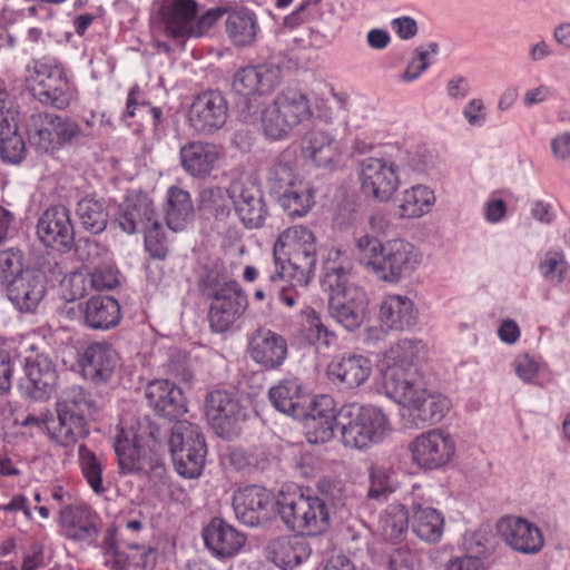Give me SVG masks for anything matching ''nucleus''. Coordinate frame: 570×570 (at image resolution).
I'll return each mask as SVG.
<instances>
[{
    "label": "nucleus",
    "instance_id": "49",
    "mask_svg": "<svg viewBox=\"0 0 570 570\" xmlns=\"http://www.w3.org/2000/svg\"><path fill=\"white\" fill-rule=\"evenodd\" d=\"M206 453V446L174 450L171 458L175 470L186 479L198 478L205 465Z\"/></svg>",
    "mask_w": 570,
    "mask_h": 570
},
{
    "label": "nucleus",
    "instance_id": "64",
    "mask_svg": "<svg viewBox=\"0 0 570 570\" xmlns=\"http://www.w3.org/2000/svg\"><path fill=\"white\" fill-rule=\"evenodd\" d=\"M513 366L517 375L523 382H532L539 373V363L529 354L518 355L513 361Z\"/></svg>",
    "mask_w": 570,
    "mask_h": 570
},
{
    "label": "nucleus",
    "instance_id": "11",
    "mask_svg": "<svg viewBox=\"0 0 570 570\" xmlns=\"http://www.w3.org/2000/svg\"><path fill=\"white\" fill-rule=\"evenodd\" d=\"M28 139L32 147L45 154H53L66 145L78 140L79 125L52 112L32 114L27 124Z\"/></svg>",
    "mask_w": 570,
    "mask_h": 570
},
{
    "label": "nucleus",
    "instance_id": "16",
    "mask_svg": "<svg viewBox=\"0 0 570 570\" xmlns=\"http://www.w3.org/2000/svg\"><path fill=\"white\" fill-rule=\"evenodd\" d=\"M235 212L246 228L263 227L268 209L259 185L250 178L234 179L227 188Z\"/></svg>",
    "mask_w": 570,
    "mask_h": 570
},
{
    "label": "nucleus",
    "instance_id": "4",
    "mask_svg": "<svg viewBox=\"0 0 570 570\" xmlns=\"http://www.w3.org/2000/svg\"><path fill=\"white\" fill-rule=\"evenodd\" d=\"M98 410L96 399L82 386L66 387L56 404L58 428L51 438L66 448L76 444L89 434L88 422Z\"/></svg>",
    "mask_w": 570,
    "mask_h": 570
},
{
    "label": "nucleus",
    "instance_id": "17",
    "mask_svg": "<svg viewBox=\"0 0 570 570\" xmlns=\"http://www.w3.org/2000/svg\"><path fill=\"white\" fill-rule=\"evenodd\" d=\"M228 118V102L219 90H205L195 96L188 122L198 135L208 136L224 127Z\"/></svg>",
    "mask_w": 570,
    "mask_h": 570
},
{
    "label": "nucleus",
    "instance_id": "61",
    "mask_svg": "<svg viewBox=\"0 0 570 570\" xmlns=\"http://www.w3.org/2000/svg\"><path fill=\"white\" fill-rule=\"evenodd\" d=\"M90 284L96 291H108L118 286V271L111 265L94 267L89 274Z\"/></svg>",
    "mask_w": 570,
    "mask_h": 570
},
{
    "label": "nucleus",
    "instance_id": "51",
    "mask_svg": "<svg viewBox=\"0 0 570 570\" xmlns=\"http://www.w3.org/2000/svg\"><path fill=\"white\" fill-rule=\"evenodd\" d=\"M229 200L227 188L206 186L199 191L198 206L216 218H225L230 213Z\"/></svg>",
    "mask_w": 570,
    "mask_h": 570
},
{
    "label": "nucleus",
    "instance_id": "37",
    "mask_svg": "<svg viewBox=\"0 0 570 570\" xmlns=\"http://www.w3.org/2000/svg\"><path fill=\"white\" fill-rule=\"evenodd\" d=\"M107 563L112 570H137L145 568L150 558V550L144 546L127 544L126 547L116 546L110 535L105 541Z\"/></svg>",
    "mask_w": 570,
    "mask_h": 570
},
{
    "label": "nucleus",
    "instance_id": "59",
    "mask_svg": "<svg viewBox=\"0 0 570 570\" xmlns=\"http://www.w3.org/2000/svg\"><path fill=\"white\" fill-rule=\"evenodd\" d=\"M337 421H304V434L308 443L322 444L335 435Z\"/></svg>",
    "mask_w": 570,
    "mask_h": 570
},
{
    "label": "nucleus",
    "instance_id": "2",
    "mask_svg": "<svg viewBox=\"0 0 570 570\" xmlns=\"http://www.w3.org/2000/svg\"><path fill=\"white\" fill-rule=\"evenodd\" d=\"M355 247L364 268L385 283L400 282L422 263L421 252L404 239L382 243L374 236L362 235L356 239Z\"/></svg>",
    "mask_w": 570,
    "mask_h": 570
},
{
    "label": "nucleus",
    "instance_id": "46",
    "mask_svg": "<svg viewBox=\"0 0 570 570\" xmlns=\"http://www.w3.org/2000/svg\"><path fill=\"white\" fill-rule=\"evenodd\" d=\"M434 193L426 186L416 185L403 193L400 205L403 217H421L429 213L434 204Z\"/></svg>",
    "mask_w": 570,
    "mask_h": 570
},
{
    "label": "nucleus",
    "instance_id": "43",
    "mask_svg": "<svg viewBox=\"0 0 570 570\" xmlns=\"http://www.w3.org/2000/svg\"><path fill=\"white\" fill-rule=\"evenodd\" d=\"M76 214L81 226L91 234L102 233L108 225V210L104 199L85 196L78 200Z\"/></svg>",
    "mask_w": 570,
    "mask_h": 570
},
{
    "label": "nucleus",
    "instance_id": "42",
    "mask_svg": "<svg viewBox=\"0 0 570 570\" xmlns=\"http://www.w3.org/2000/svg\"><path fill=\"white\" fill-rule=\"evenodd\" d=\"M131 436H135L131 432L119 429L114 441L118 466L124 474L136 473L145 468L141 450Z\"/></svg>",
    "mask_w": 570,
    "mask_h": 570
},
{
    "label": "nucleus",
    "instance_id": "32",
    "mask_svg": "<svg viewBox=\"0 0 570 570\" xmlns=\"http://www.w3.org/2000/svg\"><path fill=\"white\" fill-rule=\"evenodd\" d=\"M204 541L216 556L230 558L242 549L246 538L224 520L215 518L204 530Z\"/></svg>",
    "mask_w": 570,
    "mask_h": 570
},
{
    "label": "nucleus",
    "instance_id": "62",
    "mask_svg": "<svg viewBox=\"0 0 570 570\" xmlns=\"http://www.w3.org/2000/svg\"><path fill=\"white\" fill-rule=\"evenodd\" d=\"M420 560L409 548L394 549L389 556V570H419Z\"/></svg>",
    "mask_w": 570,
    "mask_h": 570
},
{
    "label": "nucleus",
    "instance_id": "30",
    "mask_svg": "<svg viewBox=\"0 0 570 570\" xmlns=\"http://www.w3.org/2000/svg\"><path fill=\"white\" fill-rule=\"evenodd\" d=\"M157 219L151 199L145 194H132L119 206L117 222L127 234L139 233Z\"/></svg>",
    "mask_w": 570,
    "mask_h": 570
},
{
    "label": "nucleus",
    "instance_id": "50",
    "mask_svg": "<svg viewBox=\"0 0 570 570\" xmlns=\"http://www.w3.org/2000/svg\"><path fill=\"white\" fill-rule=\"evenodd\" d=\"M169 451L206 446L204 435L197 424L178 420L170 430L168 439Z\"/></svg>",
    "mask_w": 570,
    "mask_h": 570
},
{
    "label": "nucleus",
    "instance_id": "24",
    "mask_svg": "<svg viewBox=\"0 0 570 570\" xmlns=\"http://www.w3.org/2000/svg\"><path fill=\"white\" fill-rule=\"evenodd\" d=\"M282 69L274 62L248 66L238 70L233 78L232 88L243 97L264 95L281 80Z\"/></svg>",
    "mask_w": 570,
    "mask_h": 570
},
{
    "label": "nucleus",
    "instance_id": "48",
    "mask_svg": "<svg viewBox=\"0 0 570 570\" xmlns=\"http://www.w3.org/2000/svg\"><path fill=\"white\" fill-rule=\"evenodd\" d=\"M298 180H301V178L295 175L288 161L277 158L266 168L265 184L269 194L275 198L288 190V188Z\"/></svg>",
    "mask_w": 570,
    "mask_h": 570
},
{
    "label": "nucleus",
    "instance_id": "57",
    "mask_svg": "<svg viewBox=\"0 0 570 570\" xmlns=\"http://www.w3.org/2000/svg\"><path fill=\"white\" fill-rule=\"evenodd\" d=\"M301 417H304V421L326 420L338 422V411H335L334 400L330 395H320L312 401L308 412L304 410Z\"/></svg>",
    "mask_w": 570,
    "mask_h": 570
},
{
    "label": "nucleus",
    "instance_id": "54",
    "mask_svg": "<svg viewBox=\"0 0 570 570\" xmlns=\"http://www.w3.org/2000/svg\"><path fill=\"white\" fill-rule=\"evenodd\" d=\"M330 316L346 331L353 332L357 330L364 322L366 311L346 306L340 301H328Z\"/></svg>",
    "mask_w": 570,
    "mask_h": 570
},
{
    "label": "nucleus",
    "instance_id": "21",
    "mask_svg": "<svg viewBox=\"0 0 570 570\" xmlns=\"http://www.w3.org/2000/svg\"><path fill=\"white\" fill-rule=\"evenodd\" d=\"M248 354L261 367L277 370L287 358L288 345L281 334L259 327L249 338Z\"/></svg>",
    "mask_w": 570,
    "mask_h": 570
},
{
    "label": "nucleus",
    "instance_id": "52",
    "mask_svg": "<svg viewBox=\"0 0 570 570\" xmlns=\"http://www.w3.org/2000/svg\"><path fill=\"white\" fill-rule=\"evenodd\" d=\"M78 454L81 473L88 485L97 494L105 492L100 459L83 444L79 446Z\"/></svg>",
    "mask_w": 570,
    "mask_h": 570
},
{
    "label": "nucleus",
    "instance_id": "56",
    "mask_svg": "<svg viewBox=\"0 0 570 570\" xmlns=\"http://www.w3.org/2000/svg\"><path fill=\"white\" fill-rule=\"evenodd\" d=\"M22 271H24L23 253L19 248L0 250V285L8 286L11 278Z\"/></svg>",
    "mask_w": 570,
    "mask_h": 570
},
{
    "label": "nucleus",
    "instance_id": "36",
    "mask_svg": "<svg viewBox=\"0 0 570 570\" xmlns=\"http://www.w3.org/2000/svg\"><path fill=\"white\" fill-rule=\"evenodd\" d=\"M411 528L421 540L435 543L440 541L444 529V517L438 509L414 502L412 504Z\"/></svg>",
    "mask_w": 570,
    "mask_h": 570
},
{
    "label": "nucleus",
    "instance_id": "35",
    "mask_svg": "<svg viewBox=\"0 0 570 570\" xmlns=\"http://www.w3.org/2000/svg\"><path fill=\"white\" fill-rule=\"evenodd\" d=\"M165 218L173 232L184 230L191 223L195 209L190 194L177 186H170L164 206Z\"/></svg>",
    "mask_w": 570,
    "mask_h": 570
},
{
    "label": "nucleus",
    "instance_id": "58",
    "mask_svg": "<svg viewBox=\"0 0 570 570\" xmlns=\"http://www.w3.org/2000/svg\"><path fill=\"white\" fill-rule=\"evenodd\" d=\"M24 151L26 145L18 129L8 135H0V155L4 161L18 164L22 160Z\"/></svg>",
    "mask_w": 570,
    "mask_h": 570
},
{
    "label": "nucleus",
    "instance_id": "34",
    "mask_svg": "<svg viewBox=\"0 0 570 570\" xmlns=\"http://www.w3.org/2000/svg\"><path fill=\"white\" fill-rule=\"evenodd\" d=\"M239 404L226 391H213L206 397V416L218 434L228 432L237 415Z\"/></svg>",
    "mask_w": 570,
    "mask_h": 570
},
{
    "label": "nucleus",
    "instance_id": "7",
    "mask_svg": "<svg viewBox=\"0 0 570 570\" xmlns=\"http://www.w3.org/2000/svg\"><path fill=\"white\" fill-rule=\"evenodd\" d=\"M220 7L210 8L198 16L196 0H164L160 18L165 35L178 43L188 38H200L224 16Z\"/></svg>",
    "mask_w": 570,
    "mask_h": 570
},
{
    "label": "nucleus",
    "instance_id": "38",
    "mask_svg": "<svg viewBox=\"0 0 570 570\" xmlns=\"http://www.w3.org/2000/svg\"><path fill=\"white\" fill-rule=\"evenodd\" d=\"M225 10L226 32L235 46L247 47L254 43L258 32L256 16L248 9Z\"/></svg>",
    "mask_w": 570,
    "mask_h": 570
},
{
    "label": "nucleus",
    "instance_id": "53",
    "mask_svg": "<svg viewBox=\"0 0 570 570\" xmlns=\"http://www.w3.org/2000/svg\"><path fill=\"white\" fill-rule=\"evenodd\" d=\"M542 276L552 283H562L570 278V265L560 252H548L539 264Z\"/></svg>",
    "mask_w": 570,
    "mask_h": 570
},
{
    "label": "nucleus",
    "instance_id": "6",
    "mask_svg": "<svg viewBox=\"0 0 570 570\" xmlns=\"http://www.w3.org/2000/svg\"><path fill=\"white\" fill-rule=\"evenodd\" d=\"M338 428L345 448L365 450L385 439L389 420L376 406L352 403L338 410Z\"/></svg>",
    "mask_w": 570,
    "mask_h": 570
},
{
    "label": "nucleus",
    "instance_id": "18",
    "mask_svg": "<svg viewBox=\"0 0 570 570\" xmlns=\"http://www.w3.org/2000/svg\"><path fill=\"white\" fill-rule=\"evenodd\" d=\"M24 379L20 383L23 396L33 401H47L57 385V370L52 360L45 354L26 357Z\"/></svg>",
    "mask_w": 570,
    "mask_h": 570
},
{
    "label": "nucleus",
    "instance_id": "14",
    "mask_svg": "<svg viewBox=\"0 0 570 570\" xmlns=\"http://www.w3.org/2000/svg\"><path fill=\"white\" fill-rule=\"evenodd\" d=\"M391 395L407 406L416 428L439 423L450 409V402L445 396L426 392L423 377Z\"/></svg>",
    "mask_w": 570,
    "mask_h": 570
},
{
    "label": "nucleus",
    "instance_id": "31",
    "mask_svg": "<svg viewBox=\"0 0 570 570\" xmlns=\"http://www.w3.org/2000/svg\"><path fill=\"white\" fill-rule=\"evenodd\" d=\"M372 363L361 354L345 353L328 365V375L345 389L362 386L371 376Z\"/></svg>",
    "mask_w": 570,
    "mask_h": 570
},
{
    "label": "nucleus",
    "instance_id": "9",
    "mask_svg": "<svg viewBox=\"0 0 570 570\" xmlns=\"http://www.w3.org/2000/svg\"><path fill=\"white\" fill-rule=\"evenodd\" d=\"M400 149L390 148L361 161L358 177L365 197L380 203L392 198L400 186Z\"/></svg>",
    "mask_w": 570,
    "mask_h": 570
},
{
    "label": "nucleus",
    "instance_id": "44",
    "mask_svg": "<svg viewBox=\"0 0 570 570\" xmlns=\"http://www.w3.org/2000/svg\"><path fill=\"white\" fill-rule=\"evenodd\" d=\"M368 482L367 498L376 501L386 500L399 488L395 470L386 464H372Z\"/></svg>",
    "mask_w": 570,
    "mask_h": 570
},
{
    "label": "nucleus",
    "instance_id": "27",
    "mask_svg": "<svg viewBox=\"0 0 570 570\" xmlns=\"http://www.w3.org/2000/svg\"><path fill=\"white\" fill-rule=\"evenodd\" d=\"M145 395L150 407L170 421H178L187 412L181 390L167 380H156L149 383Z\"/></svg>",
    "mask_w": 570,
    "mask_h": 570
},
{
    "label": "nucleus",
    "instance_id": "47",
    "mask_svg": "<svg viewBox=\"0 0 570 570\" xmlns=\"http://www.w3.org/2000/svg\"><path fill=\"white\" fill-rule=\"evenodd\" d=\"M409 511L403 504H390L380 518L382 535L392 542L402 539L409 528Z\"/></svg>",
    "mask_w": 570,
    "mask_h": 570
},
{
    "label": "nucleus",
    "instance_id": "12",
    "mask_svg": "<svg viewBox=\"0 0 570 570\" xmlns=\"http://www.w3.org/2000/svg\"><path fill=\"white\" fill-rule=\"evenodd\" d=\"M29 91L37 101L56 109L68 108L76 95L63 68L43 62L35 63Z\"/></svg>",
    "mask_w": 570,
    "mask_h": 570
},
{
    "label": "nucleus",
    "instance_id": "40",
    "mask_svg": "<svg viewBox=\"0 0 570 570\" xmlns=\"http://www.w3.org/2000/svg\"><path fill=\"white\" fill-rule=\"evenodd\" d=\"M303 150L318 167H328L341 156L336 139L321 130H312L306 134Z\"/></svg>",
    "mask_w": 570,
    "mask_h": 570
},
{
    "label": "nucleus",
    "instance_id": "60",
    "mask_svg": "<svg viewBox=\"0 0 570 570\" xmlns=\"http://www.w3.org/2000/svg\"><path fill=\"white\" fill-rule=\"evenodd\" d=\"M141 232L145 234V247L150 256L154 258H165L167 250L159 220L156 219L150 226Z\"/></svg>",
    "mask_w": 570,
    "mask_h": 570
},
{
    "label": "nucleus",
    "instance_id": "41",
    "mask_svg": "<svg viewBox=\"0 0 570 570\" xmlns=\"http://www.w3.org/2000/svg\"><path fill=\"white\" fill-rule=\"evenodd\" d=\"M276 199L291 218H301L315 205V189L308 181L301 179Z\"/></svg>",
    "mask_w": 570,
    "mask_h": 570
},
{
    "label": "nucleus",
    "instance_id": "28",
    "mask_svg": "<svg viewBox=\"0 0 570 570\" xmlns=\"http://www.w3.org/2000/svg\"><path fill=\"white\" fill-rule=\"evenodd\" d=\"M85 326L95 331H109L121 320L118 301L109 295H95L79 304Z\"/></svg>",
    "mask_w": 570,
    "mask_h": 570
},
{
    "label": "nucleus",
    "instance_id": "33",
    "mask_svg": "<svg viewBox=\"0 0 570 570\" xmlns=\"http://www.w3.org/2000/svg\"><path fill=\"white\" fill-rule=\"evenodd\" d=\"M379 320L386 330H409L416 323L414 303L407 296L387 295L380 305Z\"/></svg>",
    "mask_w": 570,
    "mask_h": 570
},
{
    "label": "nucleus",
    "instance_id": "15",
    "mask_svg": "<svg viewBox=\"0 0 570 570\" xmlns=\"http://www.w3.org/2000/svg\"><path fill=\"white\" fill-rule=\"evenodd\" d=\"M412 462L422 470L446 466L455 454L453 438L441 429L422 432L409 443Z\"/></svg>",
    "mask_w": 570,
    "mask_h": 570
},
{
    "label": "nucleus",
    "instance_id": "5",
    "mask_svg": "<svg viewBox=\"0 0 570 570\" xmlns=\"http://www.w3.org/2000/svg\"><path fill=\"white\" fill-rule=\"evenodd\" d=\"M312 116L308 96L296 87H286L262 110V129L269 139L282 140Z\"/></svg>",
    "mask_w": 570,
    "mask_h": 570
},
{
    "label": "nucleus",
    "instance_id": "22",
    "mask_svg": "<svg viewBox=\"0 0 570 570\" xmlns=\"http://www.w3.org/2000/svg\"><path fill=\"white\" fill-rule=\"evenodd\" d=\"M59 520L63 535L75 542L95 544L99 537V519L87 505H66Z\"/></svg>",
    "mask_w": 570,
    "mask_h": 570
},
{
    "label": "nucleus",
    "instance_id": "20",
    "mask_svg": "<svg viewBox=\"0 0 570 570\" xmlns=\"http://www.w3.org/2000/svg\"><path fill=\"white\" fill-rule=\"evenodd\" d=\"M7 294L20 312H35L47 294V277L40 269L26 267L11 278Z\"/></svg>",
    "mask_w": 570,
    "mask_h": 570
},
{
    "label": "nucleus",
    "instance_id": "45",
    "mask_svg": "<svg viewBox=\"0 0 570 570\" xmlns=\"http://www.w3.org/2000/svg\"><path fill=\"white\" fill-rule=\"evenodd\" d=\"M466 553L460 558L451 559L445 570H485L482 556L489 552V548L483 543V537L473 533L464 541Z\"/></svg>",
    "mask_w": 570,
    "mask_h": 570
},
{
    "label": "nucleus",
    "instance_id": "25",
    "mask_svg": "<svg viewBox=\"0 0 570 570\" xmlns=\"http://www.w3.org/2000/svg\"><path fill=\"white\" fill-rule=\"evenodd\" d=\"M222 158L220 148L206 141H190L180 147L179 159L184 171L199 180H205L217 169Z\"/></svg>",
    "mask_w": 570,
    "mask_h": 570
},
{
    "label": "nucleus",
    "instance_id": "13",
    "mask_svg": "<svg viewBox=\"0 0 570 570\" xmlns=\"http://www.w3.org/2000/svg\"><path fill=\"white\" fill-rule=\"evenodd\" d=\"M420 347V341L401 340L385 352L382 372L383 384L389 394L400 392L401 387L422 379L415 365Z\"/></svg>",
    "mask_w": 570,
    "mask_h": 570
},
{
    "label": "nucleus",
    "instance_id": "39",
    "mask_svg": "<svg viewBox=\"0 0 570 570\" xmlns=\"http://www.w3.org/2000/svg\"><path fill=\"white\" fill-rule=\"evenodd\" d=\"M273 406L289 416L301 417L304 414L302 405V384L298 379H285L268 392Z\"/></svg>",
    "mask_w": 570,
    "mask_h": 570
},
{
    "label": "nucleus",
    "instance_id": "10",
    "mask_svg": "<svg viewBox=\"0 0 570 570\" xmlns=\"http://www.w3.org/2000/svg\"><path fill=\"white\" fill-rule=\"evenodd\" d=\"M322 285L330 291L328 301L367 311L365 291L353 281L352 263L345 252L332 248L323 263Z\"/></svg>",
    "mask_w": 570,
    "mask_h": 570
},
{
    "label": "nucleus",
    "instance_id": "23",
    "mask_svg": "<svg viewBox=\"0 0 570 570\" xmlns=\"http://www.w3.org/2000/svg\"><path fill=\"white\" fill-rule=\"evenodd\" d=\"M498 531L504 542L520 553L535 554L544 544L541 530L523 518H502L498 523Z\"/></svg>",
    "mask_w": 570,
    "mask_h": 570
},
{
    "label": "nucleus",
    "instance_id": "1",
    "mask_svg": "<svg viewBox=\"0 0 570 570\" xmlns=\"http://www.w3.org/2000/svg\"><path fill=\"white\" fill-rule=\"evenodd\" d=\"M274 505L285 525L294 532L315 537L330 527L327 505L318 497L282 493L275 501L271 491L258 485L246 487L233 497L236 518L248 527L267 521Z\"/></svg>",
    "mask_w": 570,
    "mask_h": 570
},
{
    "label": "nucleus",
    "instance_id": "63",
    "mask_svg": "<svg viewBox=\"0 0 570 570\" xmlns=\"http://www.w3.org/2000/svg\"><path fill=\"white\" fill-rule=\"evenodd\" d=\"M18 129V111L8 97H0V135H8Z\"/></svg>",
    "mask_w": 570,
    "mask_h": 570
},
{
    "label": "nucleus",
    "instance_id": "3",
    "mask_svg": "<svg viewBox=\"0 0 570 570\" xmlns=\"http://www.w3.org/2000/svg\"><path fill=\"white\" fill-rule=\"evenodd\" d=\"M199 286L203 295L210 301L208 322L215 333L229 331L248 308L247 295L235 279L222 281L218 274L208 273Z\"/></svg>",
    "mask_w": 570,
    "mask_h": 570
},
{
    "label": "nucleus",
    "instance_id": "29",
    "mask_svg": "<svg viewBox=\"0 0 570 570\" xmlns=\"http://www.w3.org/2000/svg\"><path fill=\"white\" fill-rule=\"evenodd\" d=\"M264 552L265 557L279 569L292 570L309 558L312 548L303 537H279L271 540Z\"/></svg>",
    "mask_w": 570,
    "mask_h": 570
},
{
    "label": "nucleus",
    "instance_id": "26",
    "mask_svg": "<svg viewBox=\"0 0 570 570\" xmlns=\"http://www.w3.org/2000/svg\"><path fill=\"white\" fill-rule=\"evenodd\" d=\"M119 364V355L108 342H94L86 347L80 366L86 380L95 384L107 383Z\"/></svg>",
    "mask_w": 570,
    "mask_h": 570
},
{
    "label": "nucleus",
    "instance_id": "19",
    "mask_svg": "<svg viewBox=\"0 0 570 570\" xmlns=\"http://www.w3.org/2000/svg\"><path fill=\"white\" fill-rule=\"evenodd\" d=\"M37 235L47 247L59 252L70 250L75 242V229L69 209L62 205L46 209L38 220Z\"/></svg>",
    "mask_w": 570,
    "mask_h": 570
},
{
    "label": "nucleus",
    "instance_id": "8",
    "mask_svg": "<svg viewBox=\"0 0 570 570\" xmlns=\"http://www.w3.org/2000/svg\"><path fill=\"white\" fill-rule=\"evenodd\" d=\"M274 263L289 265L292 278L299 286L309 283V274L316 265L315 236L307 227L296 225L285 229L273 248Z\"/></svg>",
    "mask_w": 570,
    "mask_h": 570
},
{
    "label": "nucleus",
    "instance_id": "55",
    "mask_svg": "<svg viewBox=\"0 0 570 570\" xmlns=\"http://www.w3.org/2000/svg\"><path fill=\"white\" fill-rule=\"evenodd\" d=\"M309 23L315 22L322 28H330L336 17V1L334 0H303Z\"/></svg>",
    "mask_w": 570,
    "mask_h": 570
}]
</instances>
